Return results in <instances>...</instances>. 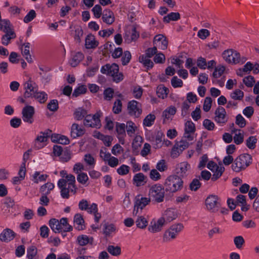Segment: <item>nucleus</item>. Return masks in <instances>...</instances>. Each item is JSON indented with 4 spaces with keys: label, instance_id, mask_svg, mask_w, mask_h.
Instances as JSON below:
<instances>
[{
    "label": "nucleus",
    "instance_id": "nucleus-1",
    "mask_svg": "<svg viewBox=\"0 0 259 259\" xmlns=\"http://www.w3.org/2000/svg\"><path fill=\"white\" fill-rule=\"evenodd\" d=\"M75 178L70 174L66 176V179H60L58 182V187L60 189L61 196L65 199H68L70 193L74 195L76 193L77 188L75 185Z\"/></svg>",
    "mask_w": 259,
    "mask_h": 259
},
{
    "label": "nucleus",
    "instance_id": "nucleus-2",
    "mask_svg": "<svg viewBox=\"0 0 259 259\" xmlns=\"http://www.w3.org/2000/svg\"><path fill=\"white\" fill-rule=\"evenodd\" d=\"M183 181L177 175H170L165 180L164 186L165 191L175 193L180 191L183 187Z\"/></svg>",
    "mask_w": 259,
    "mask_h": 259
},
{
    "label": "nucleus",
    "instance_id": "nucleus-3",
    "mask_svg": "<svg viewBox=\"0 0 259 259\" xmlns=\"http://www.w3.org/2000/svg\"><path fill=\"white\" fill-rule=\"evenodd\" d=\"M252 161L251 156L248 154H242L237 157L232 165V169L235 172H240L247 167Z\"/></svg>",
    "mask_w": 259,
    "mask_h": 259
},
{
    "label": "nucleus",
    "instance_id": "nucleus-4",
    "mask_svg": "<svg viewBox=\"0 0 259 259\" xmlns=\"http://www.w3.org/2000/svg\"><path fill=\"white\" fill-rule=\"evenodd\" d=\"M101 71L103 74L112 77L113 81L116 82L121 81L123 78L122 74L119 72L118 66L115 63L104 65L102 67Z\"/></svg>",
    "mask_w": 259,
    "mask_h": 259
},
{
    "label": "nucleus",
    "instance_id": "nucleus-5",
    "mask_svg": "<svg viewBox=\"0 0 259 259\" xmlns=\"http://www.w3.org/2000/svg\"><path fill=\"white\" fill-rule=\"evenodd\" d=\"M165 196L164 188L159 184L152 185L149 190V196L150 199L157 202L163 201Z\"/></svg>",
    "mask_w": 259,
    "mask_h": 259
},
{
    "label": "nucleus",
    "instance_id": "nucleus-6",
    "mask_svg": "<svg viewBox=\"0 0 259 259\" xmlns=\"http://www.w3.org/2000/svg\"><path fill=\"white\" fill-rule=\"evenodd\" d=\"M222 55L226 62L231 64H243L247 60L244 57H241L240 54L233 49H228L225 51Z\"/></svg>",
    "mask_w": 259,
    "mask_h": 259
},
{
    "label": "nucleus",
    "instance_id": "nucleus-7",
    "mask_svg": "<svg viewBox=\"0 0 259 259\" xmlns=\"http://www.w3.org/2000/svg\"><path fill=\"white\" fill-rule=\"evenodd\" d=\"M184 226L182 224H175L166 230L163 236L164 242H169L177 238L183 230Z\"/></svg>",
    "mask_w": 259,
    "mask_h": 259
},
{
    "label": "nucleus",
    "instance_id": "nucleus-8",
    "mask_svg": "<svg viewBox=\"0 0 259 259\" xmlns=\"http://www.w3.org/2000/svg\"><path fill=\"white\" fill-rule=\"evenodd\" d=\"M205 204L207 210L215 212L219 211L221 206V201L217 195H211L206 198Z\"/></svg>",
    "mask_w": 259,
    "mask_h": 259
},
{
    "label": "nucleus",
    "instance_id": "nucleus-9",
    "mask_svg": "<svg viewBox=\"0 0 259 259\" xmlns=\"http://www.w3.org/2000/svg\"><path fill=\"white\" fill-rule=\"evenodd\" d=\"M127 112L131 116L135 118L140 117L142 113L141 104L136 100L128 102L127 104Z\"/></svg>",
    "mask_w": 259,
    "mask_h": 259
},
{
    "label": "nucleus",
    "instance_id": "nucleus-10",
    "mask_svg": "<svg viewBox=\"0 0 259 259\" xmlns=\"http://www.w3.org/2000/svg\"><path fill=\"white\" fill-rule=\"evenodd\" d=\"M100 117V114L99 113H96L93 115L89 114L84 118L83 124L87 127L99 128L101 126Z\"/></svg>",
    "mask_w": 259,
    "mask_h": 259
},
{
    "label": "nucleus",
    "instance_id": "nucleus-11",
    "mask_svg": "<svg viewBox=\"0 0 259 259\" xmlns=\"http://www.w3.org/2000/svg\"><path fill=\"white\" fill-rule=\"evenodd\" d=\"M52 131L47 130L44 132H41L37 136L34 142V147L36 149H39L42 148L48 141L49 138L51 136Z\"/></svg>",
    "mask_w": 259,
    "mask_h": 259
},
{
    "label": "nucleus",
    "instance_id": "nucleus-12",
    "mask_svg": "<svg viewBox=\"0 0 259 259\" xmlns=\"http://www.w3.org/2000/svg\"><path fill=\"white\" fill-rule=\"evenodd\" d=\"M151 201L150 198L142 197V195H137L135 198V202L134 209L133 210L134 215H137L138 212V209H143Z\"/></svg>",
    "mask_w": 259,
    "mask_h": 259
},
{
    "label": "nucleus",
    "instance_id": "nucleus-13",
    "mask_svg": "<svg viewBox=\"0 0 259 259\" xmlns=\"http://www.w3.org/2000/svg\"><path fill=\"white\" fill-rule=\"evenodd\" d=\"M24 88L25 90L24 94V98L32 97L38 90L37 85L30 78L24 83Z\"/></svg>",
    "mask_w": 259,
    "mask_h": 259
},
{
    "label": "nucleus",
    "instance_id": "nucleus-14",
    "mask_svg": "<svg viewBox=\"0 0 259 259\" xmlns=\"http://www.w3.org/2000/svg\"><path fill=\"white\" fill-rule=\"evenodd\" d=\"M214 120L221 125L226 123L228 117L227 116L225 109L222 107H219L215 111Z\"/></svg>",
    "mask_w": 259,
    "mask_h": 259
},
{
    "label": "nucleus",
    "instance_id": "nucleus-15",
    "mask_svg": "<svg viewBox=\"0 0 259 259\" xmlns=\"http://www.w3.org/2000/svg\"><path fill=\"white\" fill-rule=\"evenodd\" d=\"M164 224L163 219H154L150 223L148 228V231L152 233L159 232L161 231Z\"/></svg>",
    "mask_w": 259,
    "mask_h": 259
},
{
    "label": "nucleus",
    "instance_id": "nucleus-16",
    "mask_svg": "<svg viewBox=\"0 0 259 259\" xmlns=\"http://www.w3.org/2000/svg\"><path fill=\"white\" fill-rule=\"evenodd\" d=\"M22 118L24 122L31 124L33 122L34 108L31 106L25 107L22 111Z\"/></svg>",
    "mask_w": 259,
    "mask_h": 259
},
{
    "label": "nucleus",
    "instance_id": "nucleus-17",
    "mask_svg": "<svg viewBox=\"0 0 259 259\" xmlns=\"http://www.w3.org/2000/svg\"><path fill=\"white\" fill-rule=\"evenodd\" d=\"M78 207L81 210H86L91 214L92 212H95L98 210L97 205L96 203H93L90 205L85 199H82L79 202Z\"/></svg>",
    "mask_w": 259,
    "mask_h": 259
},
{
    "label": "nucleus",
    "instance_id": "nucleus-18",
    "mask_svg": "<svg viewBox=\"0 0 259 259\" xmlns=\"http://www.w3.org/2000/svg\"><path fill=\"white\" fill-rule=\"evenodd\" d=\"M154 46L161 50H165L167 48L168 40L162 34L156 35L153 39Z\"/></svg>",
    "mask_w": 259,
    "mask_h": 259
},
{
    "label": "nucleus",
    "instance_id": "nucleus-19",
    "mask_svg": "<svg viewBox=\"0 0 259 259\" xmlns=\"http://www.w3.org/2000/svg\"><path fill=\"white\" fill-rule=\"evenodd\" d=\"M147 177L143 173L139 172L134 175L133 184L136 187L144 186L147 182Z\"/></svg>",
    "mask_w": 259,
    "mask_h": 259
},
{
    "label": "nucleus",
    "instance_id": "nucleus-20",
    "mask_svg": "<svg viewBox=\"0 0 259 259\" xmlns=\"http://www.w3.org/2000/svg\"><path fill=\"white\" fill-rule=\"evenodd\" d=\"M125 128V125L124 123H116V131L117 134V137L119 142L122 145L124 144V138L126 136Z\"/></svg>",
    "mask_w": 259,
    "mask_h": 259
},
{
    "label": "nucleus",
    "instance_id": "nucleus-21",
    "mask_svg": "<svg viewBox=\"0 0 259 259\" xmlns=\"http://www.w3.org/2000/svg\"><path fill=\"white\" fill-rule=\"evenodd\" d=\"M85 133V129L82 125L73 123L71 126V136L73 138L83 136Z\"/></svg>",
    "mask_w": 259,
    "mask_h": 259
},
{
    "label": "nucleus",
    "instance_id": "nucleus-22",
    "mask_svg": "<svg viewBox=\"0 0 259 259\" xmlns=\"http://www.w3.org/2000/svg\"><path fill=\"white\" fill-rule=\"evenodd\" d=\"M102 19L104 23L108 25H111L115 21L114 13L109 9L104 10L102 14Z\"/></svg>",
    "mask_w": 259,
    "mask_h": 259
},
{
    "label": "nucleus",
    "instance_id": "nucleus-23",
    "mask_svg": "<svg viewBox=\"0 0 259 259\" xmlns=\"http://www.w3.org/2000/svg\"><path fill=\"white\" fill-rule=\"evenodd\" d=\"M190 165L187 162H183L177 165L176 170L177 174L179 177L186 176L187 171L190 169Z\"/></svg>",
    "mask_w": 259,
    "mask_h": 259
},
{
    "label": "nucleus",
    "instance_id": "nucleus-24",
    "mask_svg": "<svg viewBox=\"0 0 259 259\" xmlns=\"http://www.w3.org/2000/svg\"><path fill=\"white\" fill-rule=\"evenodd\" d=\"M15 236V233L12 230L6 229L0 234V240L8 242L13 240Z\"/></svg>",
    "mask_w": 259,
    "mask_h": 259
},
{
    "label": "nucleus",
    "instance_id": "nucleus-25",
    "mask_svg": "<svg viewBox=\"0 0 259 259\" xmlns=\"http://www.w3.org/2000/svg\"><path fill=\"white\" fill-rule=\"evenodd\" d=\"M177 217V214L175 210L172 208H168L164 211L162 217L160 218L163 219L164 223H165L166 221L170 222L173 221L176 219Z\"/></svg>",
    "mask_w": 259,
    "mask_h": 259
},
{
    "label": "nucleus",
    "instance_id": "nucleus-26",
    "mask_svg": "<svg viewBox=\"0 0 259 259\" xmlns=\"http://www.w3.org/2000/svg\"><path fill=\"white\" fill-rule=\"evenodd\" d=\"M116 228L113 224L106 223L103 226V234L106 237H109L116 233Z\"/></svg>",
    "mask_w": 259,
    "mask_h": 259
},
{
    "label": "nucleus",
    "instance_id": "nucleus-27",
    "mask_svg": "<svg viewBox=\"0 0 259 259\" xmlns=\"http://www.w3.org/2000/svg\"><path fill=\"white\" fill-rule=\"evenodd\" d=\"M84 58L83 54L81 52H77L72 55L69 60V63L72 67H75L78 65Z\"/></svg>",
    "mask_w": 259,
    "mask_h": 259
},
{
    "label": "nucleus",
    "instance_id": "nucleus-28",
    "mask_svg": "<svg viewBox=\"0 0 259 259\" xmlns=\"http://www.w3.org/2000/svg\"><path fill=\"white\" fill-rule=\"evenodd\" d=\"M176 108L172 106L166 108L162 113L164 122H165L166 120H171L173 116L176 114Z\"/></svg>",
    "mask_w": 259,
    "mask_h": 259
},
{
    "label": "nucleus",
    "instance_id": "nucleus-29",
    "mask_svg": "<svg viewBox=\"0 0 259 259\" xmlns=\"http://www.w3.org/2000/svg\"><path fill=\"white\" fill-rule=\"evenodd\" d=\"M84 220L82 215L80 213H76L74 217V223L75 228L78 230H81L84 229Z\"/></svg>",
    "mask_w": 259,
    "mask_h": 259
},
{
    "label": "nucleus",
    "instance_id": "nucleus-30",
    "mask_svg": "<svg viewBox=\"0 0 259 259\" xmlns=\"http://www.w3.org/2000/svg\"><path fill=\"white\" fill-rule=\"evenodd\" d=\"M99 43L95 40L93 35H88L85 38V45L87 49H93L97 47Z\"/></svg>",
    "mask_w": 259,
    "mask_h": 259
},
{
    "label": "nucleus",
    "instance_id": "nucleus-31",
    "mask_svg": "<svg viewBox=\"0 0 259 259\" xmlns=\"http://www.w3.org/2000/svg\"><path fill=\"white\" fill-rule=\"evenodd\" d=\"M30 43L29 42L24 43L22 46H24V48H22V55L25 57L28 63H31L33 61L31 56L30 55Z\"/></svg>",
    "mask_w": 259,
    "mask_h": 259
},
{
    "label": "nucleus",
    "instance_id": "nucleus-32",
    "mask_svg": "<svg viewBox=\"0 0 259 259\" xmlns=\"http://www.w3.org/2000/svg\"><path fill=\"white\" fill-rule=\"evenodd\" d=\"M49 226L55 233H60L62 231L60 221L53 218L49 221Z\"/></svg>",
    "mask_w": 259,
    "mask_h": 259
},
{
    "label": "nucleus",
    "instance_id": "nucleus-33",
    "mask_svg": "<svg viewBox=\"0 0 259 259\" xmlns=\"http://www.w3.org/2000/svg\"><path fill=\"white\" fill-rule=\"evenodd\" d=\"M51 139L53 142H58L61 144L66 145L69 143L68 138L63 135L59 134L52 135Z\"/></svg>",
    "mask_w": 259,
    "mask_h": 259
},
{
    "label": "nucleus",
    "instance_id": "nucleus-34",
    "mask_svg": "<svg viewBox=\"0 0 259 259\" xmlns=\"http://www.w3.org/2000/svg\"><path fill=\"white\" fill-rule=\"evenodd\" d=\"M87 111L82 108H77L74 112V117L77 120H81L88 116Z\"/></svg>",
    "mask_w": 259,
    "mask_h": 259
},
{
    "label": "nucleus",
    "instance_id": "nucleus-35",
    "mask_svg": "<svg viewBox=\"0 0 259 259\" xmlns=\"http://www.w3.org/2000/svg\"><path fill=\"white\" fill-rule=\"evenodd\" d=\"M93 241L92 237H89L85 235H79L77 237V242L80 246H84L89 243L92 244Z\"/></svg>",
    "mask_w": 259,
    "mask_h": 259
},
{
    "label": "nucleus",
    "instance_id": "nucleus-36",
    "mask_svg": "<svg viewBox=\"0 0 259 259\" xmlns=\"http://www.w3.org/2000/svg\"><path fill=\"white\" fill-rule=\"evenodd\" d=\"M16 37V34L14 31H10L8 33H5L1 39V42L3 45L8 46L12 39H14Z\"/></svg>",
    "mask_w": 259,
    "mask_h": 259
},
{
    "label": "nucleus",
    "instance_id": "nucleus-37",
    "mask_svg": "<svg viewBox=\"0 0 259 259\" xmlns=\"http://www.w3.org/2000/svg\"><path fill=\"white\" fill-rule=\"evenodd\" d=\"M0 30L5 33L14 31L10 21L6 19L0 20Z\"/></svg>",
    "mask_w": 259,
    "mask_h": 259
},
{
    "label": "nucleus",
    "instance_id": "nucleus-38",
    "mask_svg": "<svg viewBox=\"0 0 259 259\" xmlns=\"http://www.w3.org/2000/svg\"><path fill=\"white\" fill-rule=\"evenodd\" d=\"M107 250L112 255L117 256L121 254V249L119 246H114L112 245H109L107 248Z\"/></svg>",
    "mask_w": 259,
    "mask_h": 259
},
{
    "label": "nucleus",
    "instance_id": "nucleus-39",
    "mask_svg": "<svg viewBox=\"0 0 259 259\" xmlns=\"http://www.w3.org/2000/svg\"><path fill=\"white\" fill-rule=\"evenodd\" d=\"M32 97L37 100L40 103H44L48 100V95L45 92H36Z\"/></svg>",
    "mask_w": 259,
    "mask_h": 259
},
{
    "label": "nucleus",
    "instance_id": "nucleus-40",
    "mask_svg": "<svg viewBox=\"0 0 259 259\" xmlns=\"http://www.w3.org/2000/svg\"><path fill=\"white\" fill-rule=\"evenodd\" d=\"M125 127L126 129L127 134L130 137L133 136L136 132V130L137 128V127L136 126L135 123L132 121H128L126 122Z\"/></svg>",
    "mask_w": 259,
    "mask_h": 259
},
{
    "label": "nucleus",
    "instance_id": "nucleus-41",
    "mask_svg": "<svg viewBox=\"0 0 259 259\" xmlns=\"http://www.w3.org/2000/svg\"><path fill=\"white\" fill-rule=\"evenodd\" d=\"M234 133H235L233 138L234 143L237 145L241 144L244 139L243 133L240 130H235L234 131Z\"/></svg>",
    "mask_w": 259,
    "mask_h": 259
},
{
    "label": "nucleus",
    "instance_id": "nucleus-42",
    "mask_svg": "<svg viewBox=\"0 0 259 259\" xmlns=\"http://www.w3.org/2000/svg\"><path fill=\"white\" fill-rule=\"evenodd\" d=\"M169 93V90L163 85H159L157 87V94L158 97L161 99H165L167 97Z\"/></svg>",
    "mask_w": 259,
    "mask_h": 259
},
{
    "label": "nucleus",
    "instance_id": "nucleus-43",
    "mask_svg": "<svg viewBox=\"0 0 259 259\" xmlns=\"http://www.w3.org/2000/svg\"><path fill=\"white\" fill-rule=\"evenodd\" d=\"M180 18V15L178 12H171L164 17L163 22L169 23L170 21H177Z\"/></svg>",
    "mask_w": 259,
    "mask_h": 259
},
{
    "label": "nucleus",
    "instance_id": "nucleus-44",
    "mask_svg": "<svg viewBox=\"0 0 259 259\" xmlns=\"http://www.w3.org/2000/svg\"><path fill=\"white\" fill-rule=\"evenodd\" d=\"M83 160L90 168H94L95 166L96 160L91 154H86L84 156Z\"/></svg>",
    "mask_w": 259,
    "mask_h": 259
},
{
    "label": "nucleus",
    "instance_id": "nucleus-45",
    "mask_svg": "<svg viewBox=\"0 0 259 259\" xmlns=\"http://www.w3.org/2000/svg\"><path fill=\"white\" fill-rule=\"evenodd\" d=\"M54 188V185L52 183L48 182L41 186L40 192L45 195H48Z\"/></svg>",
    "mask_w": 259,
    "mask_h": 259
},
{
    "label": "nucleus",
    "instance_id": "nucleus-46",
    "mask_svg": "<svg viewBox=\"0 0 259 259\" xmlns=\"http://www.w3.org/2000/svg\"><path fill=\"white\" fill-rule=\"evenodd\" d=\"M136 224L138 228L144 229L148 225V221L143 216H140L136 221Z\"/></svg>",
    "mask_w": 259,
    "mask_h": 259
},
{
    "label": "nucleus",
    "instance_id": "nucleus-47",
    "mask_svg": "<svg viewBox=\"0 0 259 259\" xmlns=\"http://www.w3.org/2000/svg\"><path fill=\"white\" fill-rule=\"evenodd\" d=\"M60 224L62 231L64 232H70L72 230V227L68 223V220L67 218H63L60 220Z\"/></svg>",
    "mask_w": 259,
    "mask_h": 259
},
{
    "label": "nucleus",
    "instance_id": "nucleus-48",
    "mask_svg": "<svg viewBox=\"0 0 259 259\" xmlns=\"http://www.w3.org/2000/svg\"><path fill=\"white\" fill-rule=\"evenodd\" d=\"M139 61L142 63L145 67L148 68H151L153 66V62L149 59V58L144 55L141 56L139 58Z\"/></svg>",
    "mask_w": 259,
    "mask_h": 259
},
{
    "label": "nucleus",
    "instance_id": "nucleus-49",
    "mask_svg": "<svg viewBox=\"0 0 259 259\" xmlns=\"http://www.w3.org/2000/svg\"><path fill=\"white\" fill-rule=\"evenodd\" d=\"M234 243L237 249H241L245 244V240L241 236H236L234 238Z\"/></svg>",
    "mask_w": 259,
    "mask_h": 259
},
{
    "label": "nucleus",
    "instance_id": "nucleus-50",
    "mask_svg": "<svg viewBox=\"0 0 259 259\" xmlns=\"http://www.w3.org/2000/svg\"><path fill=\"white\" fill-rule=\"evenodd\" d=\"M48 177L47 175H40V172L38 171L35 172L32 176V181L35 183H38L39 182L46 181Z\"/></svg>",
    "mask_w": 259,
    "mask_h": 259
},
{
    "label": "nucleus",
    "instance_id": "nucleus-51",
    "mask_svg": "<svg viewBox=\"0 0 259 259\" xmlns=\"http://www.w3.org/2000/svg\"><path fill=\"white\" fill-rule=\"evenodd\" d=\"M224 170L225 168L221 165H220V167H219L217 169H215L214 171H213L214 174L211 178V180L213 181L217 180L221 177Z\"/></svg>",
    "mask_w": 259,
    "mask_h": 259
},
{
    "label": "nucleus",
    "instance_id": "nucleus-52",
    "mask_svg": "<svg viewBox=\"0 0 259 259\" xmlns=\"http://www.w3.org/2000/svg\"><path fill=\"white\" fill-rule=\"evenodd\" d=\"M224 170L225 168L221 165H220V167H219L217 169H215L214 171H213L214 174L211 178V180L213 181L217 180L221 177Z\"/></svg>",
    "mask_w": 259,
    "mask_h": 259
},
{
    "label": "nucleus",
    "instance_id": "nucleus-53",
    "mask_svg": "<svg viewBox=\"0 0 259 259\" xmlns=\"http://www.w3.org/2000/svg\"><path fill=\"white\" fill-rule=\"evenodd\" d=\"M224 170L225 168L221 165H220V167H219L217 169H215L214 171H213L214 174L211 178V180L213 181L217 180L221 177Z\"/></svg>",
    "mask_w": 259,
    "mask_h": 259
},
{
    "label": "nucleus",
    "instance_id": "nucleus-54",
    "mask_svg": "<svg viewBox=\"0 0 259 259\" xmlns=\"http://www.w3.org/2000/svg\"><path fill=\"white\" fill-rule=\"evenodd\" d=\"M155 116L154 114H148L143 120L144 125L146 126H151L153 124L155 120Z\"/></svg>",
    "mask_w": 259,
    "mask_h": 259
},
{
    "label": "nucleus",
    "instance_id": "nucleus-55",
    "mask_svg": "<svg viewBox=\"0 0 259 259\" xmlns=\"http://www.w3.org/2000/svg\"><path fill=\"white\" fill-rule=\"evenodd\" d=\"M257 139L255 136L249 137L246 141L247 147L250 149H254L256 147Z\"/></svg>",
    "mask_w": 259,
    "mask_h": 259
},
{
    "label": "nucleus",
    "instance_id": "nucleus-56",
    "mask_svg": "<svg viewBox=\"0 0 259 259\" xmlns=\"http://www.w3.org/2000/svg\"><path fill=\"white\" fill-rule=\"evenodd\" d=\"M130 170V167L128 165L122 164L116 170L118 174L121 176H124L128 174Z\"/></svg>",
    "mask_w": 259,
    "mask_h": 259
},
{
    "label": "nucleus",
    "instance_id": "nucleus-57",
    "mask_svg": "<svg viewBox=\"0 0 259 259\" xmlns=\"http://www.w3.org/2000/svg\"><path fill=\"white\" fill-rule=\"evenodd\" d=\"M243 96V92L239 89L235 90L231 94V97L236 100H241Z\"/></svg>",
    "mask_w": 259,
    "mask_h": 259
},
{
    "label": "nucleus",
    "instance_id": "nucleus-58",
    "mask_svg": "<svg viewBox=\"0 0 259 259\" xmlns=\"http://www.w3.org/2000/svg\"><path fill=\"white\" fill-rule=\"evenodd\" d=\"M77 180L79 183L85 185L89 180V177L86 173L80 172L77 176Z\"/></svg>",
    "mask_w": 259,
    "mask_h": 259
},
{
    "label": "nucleus",
    "instance_id": "nucleus-59",
    "mask_svg": "<svg viewBox=\"0 0 259 259\" xmlns=\"http://www.w3.org/2000/svg\"><path fill=\"white\" fill-rule=\"evenodd\" d=\"M122 103L120 100H116L114 103L112 108V111L115 114H118L121 112L122 110Z\"/></svg>",
    "mask_w": 259,
    "mask_h": 259
},
{
    "label": "nucleus",
    "instance_id": "nucleus-60",
    "mask_svg": "<svg viewBox=\"0 0 259 259\" xmlns=\"http://www.w3.org/2000/svg\"><path fill=\"white\" fill-rule=\"evenodd\" d=\"M225 70V68L223 66H218L215 67L212 75L214 78H219L221 77L224 73Z\"/></svg>",
    "mask_w": 259,
    "mask_h": 259
},
{
    "label": "nucleus",
    "instance_id": "nucleus-61",
    "mask_svg": "<svg viewBox=\"0 0 259 259\" xmlns=\"http://www.w3.org/2000/svg\"><path fill=\"white\" fill-rule=\"evenodd\" d=\"M201 183L197 179H194L190 183L189 188L191 191H196L201 186Z\"/></svg>",
    "mask_w": 259,
    "mask_h": 259
},
{
    "label": "nucleus",
    "instance_id": "nucleus-62",
    "mask_svg": "<svg viewBox=\"0 0 259 259\" xmlns=\"http://www.w3.org/2000/svg\"><path fill=\"white\" fill-rule=\"evenodd\" d=\"M121 61L123 65L127 64L131 59V54L129 51H125L122 55Z\"/></svg>",
    "mask_w": 259,
    "mask_h": 259
},
{
    "label": "nucleus",
    "instance_id": "nucleus-63",
    "mask_svg": "<svg viewBox=\"0 0 259 259\" xmlns=\"http://www.w3.org/2000/svg\"><path fill=\"white\" fill-rule=\"evenodd\" d=\"M156 168L161 172L164 171L167 169V165L165 160H160L156 164Z\"/></svg>",
    "mask_w": 259,
    "mask_h": 259
},
{
    "label": "nucleus",
    "instance_id": "nucleus-64",
    "mask_svg": "<svg viewBox=\"0 0 259 259\" xmlns=\"http://www.w3.org/2000/svg\"><path fill=\"white\" fill-rule=\"evenodd\" d=\"M87 90V89L85 85H81L74 91L72 96L76 97L82 94H84Z\"/></svg>",
    "mask_w": 259,
    "mask_h": 259
}]
</instances>
